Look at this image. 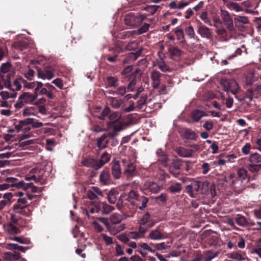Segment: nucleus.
<instances>
[{
  "instance_id": "obj_1",
  "label": "nucleus",
  "mask_w": 261,
  "mask_h": 261,
  "mask_svg": "<svg viewBox=\"0 0 261 261\" xmlns=\"http://www.w3.org/2000/svg\"><path fill=\"white\" fill-rule=\"evenodd\" d=\"M122 112L114 111L110 113L109 119L110 122L108 123L109 129L113 128V130H122L124 128L125 126L129 124L128 123H123L121 122Z\"/></svg>"
},
{
  "instance_id": "obj_2",
  "label": "nucleus",
  "mask_w": 261,
  "mask_h": 261,
  "mask_svg": "<svg viewBox=\"0 0 261 261\" xmlns=\"http://www.w3.org/2000/svg\"><path fill=\"white\" fill-rule=\"evenodd\" d=\"M28 200L26 197L18 198L16 202L13 205V210L16 213L29 216L31 212L27 205Z\"/></svg>"
},
{
  "instance_id": "obj_3",
  "label": "nucleus",
  "mask_w": 261,
  "mask_h": 261,
  "mask_svg": "<svg viewBox=\"0 0 261 261\" xmlns=\"http://www.w3.org/2000/svg\"><path fill=\"white\" fill-rule=\"evenodd\" d=\"M36 99V95L28 92H23L19 96L17 102L14 105V107L17 110H19L25 104L33 103Z\"/></svg>"
},
{
  "instance_id": "obj_4",
  "label": "nucleus",
  "mask_w": 261,
  "mask_h": 261,
  "mask_svg": "<svg viewBox=\"0 0 261 261\" xmlns=\"http://www.w3.org/2000/svg\"><path fill=\"white\" fill-rule=\"evenodd\" d=\"M220 182L222 184H228L235 190H240L242 184L241 180H239L238 177L232 173L222 177Z\"/></svg>"
},
{
  "instance_id": "obj_5",
  "label": "nucleus",
  "mask_w": 261,
  "mask_h": 261,
  "mask_svg": "<svg viewBox=\"0 0 261 261\" xmlns=\"http://www.w3.org/2000/svg\"><path fill=\"white\" fill-rule=\"evenodd\" d=\"M220 84L223 86L225 91L230 92L234 95L237 94L240 90L238 84L233 79H223L221 80Z\"/></svg>"
},
{
  "instance_id": "obj_6",
  "label": "nucleus",
  "mask_w": 261,
  "mask_h": 261,
  "mask_svg": "<svg viewBox=\"0 0 261 261\" xmlns=\"http://www.w3.org/2000/svg\"><path fill=\"white\" fill-rule=\"evenodd\" d=\"M102 224L105 226L107 231L112 235H115L119 232L123 230L125 228V225L123 223L113 224L110 223L108 219H100Z\"/></svg>"
},
{
  "instance_id": "obj_7",
  "label": "nucleus",
  "mask_w": 261,
  "mask_h": 261,
  "mask_svg": "<svg viewBox=\"0 0 261 261\" xmlns=\"http://www.w3.org/2000/svg\"><path fill=\"white\" fill-rule=\"evenodd\" d=\"M220 16L222 18V22H223L226 27V30H227L230 32H234L235 28L233 25L232 18L229 13L226 10L221 9Z\"/></svg>"
},
{
  "instance_id": "obj_8",
  "label": "nucleus",
  "mask_w": 261,
  "mask_h": 261,
  "mask_svg": "<svg viewBox=\"0 0 261 261\" xmlns=\"http://www.w3.org/2000/svg\"><path fill=\"white\" fill-rule=\"evenodd\" d=\"M201 181L199 180H193L191 184L186 187L185 191L192 198H196L199 192Z\"/></svg>"
},
{
  "instance_id": "obj_9",
  "label": "nucleus",
  "mask_w": 261,
  "mask_h": 261,
  "mask_svg": "<svg viewBox=\"0 0 261 261\" xmlns=\"http://www.w3.org/2000/svg\"><path fill=\"white\" fill-rule=\"evenodd\" d=\"M141 189L145 193H157L161 190V187L156 182L148 180L144 182Z\"/></svg>"
},
{
  "instance_id": "obj_10",
  "label": "nucleus",
  "mask_w": 261,
  "mask_h": 261,
  "mask_svg": "<svg viewBox=\"0 0 261 261\" xmlns=\"http://www.w3.org/2000/svg\"><path fill=\"white\" fill-rule=\"evenodd\" d=\"M54 70L51 66H46L43 69H37V76L42 80H50L54 77Z\"/></svg>"
},
{
  "instance_id": "obj_11",
  "label": "nucleus",
  "mask_w": 261,
  "mask_h": 261,
  "mask_svg": "<svg viewBox=\"0 0 261 261\" xmlns=\"http://www.w3.org/2000/svg\"><path fill=\"white\" fill-rule=\"evenodd\" d=\"M213 21L214 22L213 26L216 29V33L218 35L226 37L228 36L227 31L225 28L222 26V20H221L218 16H216L213 17Z\"/></svg>"
},
{
  "instance_id": "obj_12",
  "label": "nucleus",
  "mask_w": 261,
  "mask_h": 261,
  "mask_svg": "<svg viewBox=\"0 0 261 261\" xmlns=\"http://www.w3.org/2000/svg\"><path fill=\"white\" fill-rule=\"evenodd\" d=\"M125 24L132 28L137 27L139 24V21L137 14L130 13L127 14L124 18Z\"/></svg>"
},
{
  "instance_id": "obj_13",
  "label": "nucleus",
  "mask_w": 261,
  "mask_h": 261,
  "mask_svg": "<svg viewBox=\"0 0 261 261\" xmlns=\"http://www.w3.org/2000/svg\"><path fill=\"white\" fill-rule=\"evenodd\" d=\"M34 119L31 118L26 119L23 121H21L19 123V126L21 127V130H30L31 129L30 125L33 127H39L42 125V123L38 122L36 124H34Z\"/></svg>"
},
{
  "instance_id": "obj_14",
  "label": "nucleus",
  "mask_w": 261,
  "mask_h": 261,
  "mask_svg": "<svg viewBox=\"0 0 261 261\" xmlns=\"http://www.w3.org/2000/svg\"><path fill=\"white\" fill-rule=\"evenodd\" d=\"M99 182L101 185H109L112 182L110 173L108 169L103 170L99 175Z\"/></svg>"
},
{
  "instance_id": "obj_15",
  "label": "nucleus",
  "mask_w": 261,
  "mask_h": 261,
  "mask_svg": "<svg viewBox=\"0 0 261 261\" xmlns=\"http://www.w3.org/2000/svg\"><path fill=\"white\" fill-rule=\"evenodd\" d=\"M147 202L148 199L145 197L139 195L136 200L131 201V205L141 210L146 206Z\"/></svg>"
},
{
  "instance_id": "obj_16",
  "label": "nucleus",
  "mask_w": 261,
  "mask_h": 261,
  "mask_svg": "<svg viewBox=\"0 0 261 261\" xmlns=\"http://www.w3.org/2000/svg\"><path fill=\"white\" fill-rule=\"evenodd\" d=\"M161 73L155 70H153L151 72L150 79L151 80V84L154 89H158L159 87L161 80L160 76Z\"/></svg>"
},
{
  "instance_id": "obj_17",
  "label": "nucleus",
  "mask_w": 261,
  "mask_h": 261,
  "mask_svg": "<svg viewBox=\"0 0 261 261\" xmlns=\"http://www.w3.org/2000/svg\"><path fill=\"white\" fill-rule=\"evenodd\" d=\"M110 105L114 109H119L122 107L124 100L120 98L109 96L107 98Z\"/></svg>"
},
{
  "instance_id": "obj_18",
  "label": "nucleus",
  "mask_w": 261,
  "mask_h": 261,
  "mask_svg": "<svg viewBox=\"0 0 261 261\" xmlns=\"http://www.w3.org/2000/svg\"><path fill=\"white\" fill-rule=\"evenodd\" d=\"M110 51H113L114 56L107 58V60L111 63H114L117 61L118 54L122 51V48L119 45H116L115 48H111Z\"/></svg>"
},
{
  "instance_id": "obj_19",
  "label": "nucleus",
  "mask_w": 261,
  "mask_h": 261,
  "mask_svg": "<svg viewBox=\"0 0 261 261\" xmlns=\"http://www.w3.org/2000/svg\"><path fill=\"white\" fill-rule=\"evenodd\" d=\"M112 174L113 176L118 179L121 175V168L119 162L113 161L112 162Z\"/></svg>"
},
{
  "instance_id": "obj_20",
  "label": "nucleus",
  "mask_w": 261,
  "mask_h": 261,
  "mask_svg": "<svg viewBox=\"0 0 261 261\" xmlns=\"http://www.w3.org/2000/svg\"><path fill=\"white\" fill-rule=\"evenodd\" d=\"M82 164L87 167H92L96 170L99 169L98 167L97 160L89 158L84 159L82 162Z\"/></svg>"
},
{
  "instance_id": "obj_21",
  "label": "nucleus",
  "mask_w": 261,
  "mask_h": 261,
  "mask_svg": "<svg viewBox=\"0 0 261 261\" xmlns=\"http://www.w3.org/2000/svg\"><path fill=\"white\" fill-rule=\"evenodd\" d=\"M20 79L14 81L12 84L5 83V86L13 91H19L21 88Z\"/></svg>"
},
{
  "instance_id": "obj_22",
  "label": "nucleus",
  "mask_w": 261,
  "mask_h": 261,
  "mask_svg": "<svg viewBox=\"0 0 261 261\" xmlns=\"http://www.w3.org/2000/svg\"><path fill=\"white\" fill-rule=\"evenodd\" d=\"M38 173L39 171L38 169H33L30 171V175H28L25 176V179L27 181L34 180L35 182H37L41 178V177L38 174Z\"/></svg>"
},
{
  "instance_id": "obj_23",
  "label": "nucleus",
  "mask_w": 261,
  "mask_h": 261,
  "mask_svg": "<svg viewBox=\"0 0 261 261\" xmlns=\"http://www.w3.org/2000/svg\"><path fill=\"white\" fill-rule=\"evenodd\" d=\"M197 33L203 38H209L211 36L210 29L204 25H200L198 27Z\"/></svg>"
},
{
  "instance_id": "obj_24",
  "label": "nucleus",
  "mask_w": 261,
  "mask_h": 261,
  "mask_svg": "<svg viewBox=\"0 0 261 261\" xmlns=\"http://www.w3.org/2000/svg\"><path fill=\"white\" fill-rule=\"evenodd\" d=\"M148 238L153 240H160L164 238V235L159 229H155L150 232Z\"/></svg>"
},
{
  "instance_id": "obj_25",
  "label": "nucleus",
  "mask_w": 261,
  "mask_h": 261,
  "mask_svg": "<svg viewBox=\"0 0 261 261\" xmlns=\"http://www.w3.org/2000/svg\"><path fill=\"white\" fill-rule=\"evenodd\" d=\"M176 152L181 157L189 158L192 156L193 151L191 149H186L184 147H179L176 149Z\"/></svg>"
},
{
  "instance_id": "obj_26",
  "label": "nucleus",
  "mask_w": 261,
  "mask_h": 261,
  "mask_svg": "<svg viewBox=\"0 0 261 261\" xmlns=\"http://www.w3.org/2000/svg\"><path fill=\"white\" fill-rule=\"evenodd\" d=\"M202 261H211L217 256V253L209 250L204 251L202 254H200Z\"/></svg>"
},
{
  "instance_id": "obj_27",
  "label": "nucleus",
  "mask_w": 261,
  "mask_h": 261,
  "mask_svg": "<svg viewBox=\"0 0 261 261\" xmlns=\"http://www.w3.org/2000/svg\"><path fill=\"white\" fill-rule=\"evenodd\" d=\"M3 257L7 260H16L19 258L20 254L17 252H7L4 253Z\"/></svg>"
},
{
  "instance_id": "obj_28",
  "label": "nucleus",
  "mask_w": 261,
  "mask_h": 261,
  "mask_svg": "<svg viewBox=\"0 0 261 261\" xmlns=\"http://www.w3.org/2000/svg\"><path fill=\"white\" fill-rule=\"evenodd\" d=\"M207 116V114L204 111L199 110H195L191 113L192 118L196 122H198L202 117Z\"/></svg>"
},
{
  "instance_id": "obj_29",
  "label": "nucleus",
  "mask_w": 261,
  "mask_h": 261,
  "mask_svg": "<svg viewBox=\"0 0 261 261\" xmlns=\"http://www.w3.org/2000/svg\"><path fill=\"white\" fill-rule=\"evenodd\" d=\"M234 22L236 27H238L240 31H242L240 27V24H247L249 22V20L246 16H238L234 18Z\"/></svg>"
},
{
  "instance_id": "obj_30",
  "label": "nucleus",
  "mask_w": 261,
  "mask_h": 261,
  "mask_svg": "<svg viewBox=\"0 0 261 261\" xmlns=\"http://www.w3.org/2000/svg\"><path fill=\"white\" fill-rule=\"evenodd\" d=\"M210 184L207 181H204L201 182L199 193L203 196L207 195L209 194Z\"/></svg>"
},
{
  "instance_id": "obj_31",
  "label": "nucleus",
  "mask_w": 261,
  "mask_h": 261,
  "mask_svg": "<svg viewBox=\"0 0 261 261\" xmlns=\"http://www.w3.org/2000/svg\"><path fill=\"white\" fill-rule=\"evenodd\" d=\"M106 84L108 87H116L119 84V80L115 76H108L106 79Z\"/></svg>"
},
{
  "instance_id": "obj_32",
  "label": "nucleus",
  "mask_w": 261,
  "mask_h": 261,
  "mask_svg": "<svg viewBox=\"0 0 261 261\" xmlns=\"http://www.w3.org/2000/svg\"><path fill=\"white\" fill-rule=\"evenodd\" d=\"M124 170V173L128 176H133L136 172V167L133 163H129L127 164Z\"/></svg>"
},
{
  "instance_id": "obj_33",
  "label": "nucleus",
  "mask_w": 261,
  "mask_h": 261,
  "mask_svg": "<svg viewBox=\"0 0 261 261\" xmlns=\"http://www.w3.org/2000/svg\"><path fill=\"white\" fill-rule=\"evenodd\" d=\"M110 160V155L107 152L103 153L99 161L97 160L98 167L100 169L104 164L109 162Z\"/></svg>"
},
{
  "instance_id": "obj_34",
  "label": "nucleus",
  "mask_w": 261,
  "mask_h": 261,
  "mask_svg": "<svg viewBox=\"0 0 261 261\" xmlns=\"http://www.w3.org/2000/svg\"><path fill=\"white\" fill-rule=\"evenodd\" d=\"M100 219H106V218L99 217L95 219L92 222L94 230L97 232H101L103 230V227L101 225L102 221Z\"/></svg>"
},
{
  "instance_id": "obj_35",
  "label": "nucleus",
  "mask_w": 261,
  "mask_h": 261,
  "mask_svg": "<svg viewBox=\"0 0 261 261\" xmlns=\"http://www.w3.org/2000/svg\"><path fill=\"white\" fill-rule=\"evenodd\" d=\"M5 230L10 234H15L19 232L17 227L11 223L5 226Z\"/></svg>"
},
{
  "instance_id": "obj_36",
  "label": "nucleus",
  "mask_w": 261,
  "mask_h": 261,
  "mask_svg": "<svg viewBox=\"0 0 261 261\" xmlns=\"http://www.w3.org/2000/svg\"><path fill=\"white\" fill-rule=\"evenodd\" d=\"M38 111V109L34 107H27L23 111V115L28 116L35 115Z\"/></svg>"
},
{
  "instance_id": "obj_37",
  "label": "nucleus",
  "mask_w": 261,
  "mask_h": 261,
  "mask_svg": "<svg viewBox=\"0 0 261 261\" xmlns=\"http://www.w3.org/2000/svg\"><path fill=\"white\" fill-rule=\"evenodd\" d=\"M174 33L176 35L177 39L179 41V42L181 43H185V40L183 30L181 29L177 28L175 29Z\"/></svg>"
},
{
  "instance_id": "obj_38",
  "label": "nucleus",
  "mask_w": 261,
  "mask_h": 261,
  "mask_svg": "<svg viewBox=\"0 0 261 261\" xmlns=\"http://www.w3.org/2000/svg\"><path fill=\"white\" fill-rule=\"evenodd\" d=\"M237 223L241 226L244 227L249 224V221L246 218L240 215H238L236 218Z\"/></svg>"
},
{
  "instance_id": "obj_39",
  "label": "nucleus",
  "mask_w": 261,
  "mask_h": 261,
  "mask_svg": "<svg viewBox=\"0 0 261 261\" xmlns=\"http://www.w3.org/2000/svg\"><path fill=\"white\" fill-rule=\"evenodd\" d=\"M100 237L102 239L107 246H110L114 243V242L116 241V240L113 238L109 236L105 233H101L100 235Z\"/></svg>"
},
{
  "instance_id": "obj_40",
  "label": "nucleus",
  "mask_w": 261,
  "mask_h": 261,
  "mask_svg": "<svg viewBox=\"0 0 261 261\" xmlns=\"http://www.w3.org/2000/svg\"><path fill=\"white\" fill-rule=\"evenodd\" d=\"M227 8L230 11H234L236 12H241L243 10L239 4L232 1L229 3V4L227 5Z\"/></svg>"
},
{
  "instance_id": "obj_41",
  "label": "nucleus",
  "mask_w": 261,
  "mask_h": 261,
  "mask_svg": "<svg viewBox=\"0 0 261 261\" xmlns=\"http://www.w3.org/2000/svg\"><path fill=\"white\" fill-rule=\"evenodd\" d=\"M183 133L184 134L181 135L185 142L189 140H194L197 137L195 132H183Z\"/></svg>"
},
{
  "instance_id": "obj_42",
  "label": "nucleus",
  "mask_w": 261,
  "mask_h": 261,
  "mask_svg": "<svg viewBox=\"0 0 261 261\" xmlns=\"http://www.w3.org/2000/svg\"><path fill=\"white\" fill-rule=\"evenodd\" d=\"M169 51L173 58L179 57L181 54L180 49H179L177 47L173 46H170L169 48Z\"/></svg>"
},
{
  "instance_id": "obj_43",
  "label": "nucleus",
  "mask_w": 261,
  "mask_h": 261,
  "mask_svg": "<svg viewBox=\"0 0 261 261\" xmlns=\"http://www.w3.org/2000/svg\"><path fill=\"white\" fill-rule=\"evenodd\" d=\"M249 163L260 164L261 163V155L254 153L251 154L249 156Z\"/></svg>"
},
{
  "instance_id": "obj_44",
  "label": "nucleus",
  "mask_w": 261,
  "mask_h": 261,
  "mask_svg": "<svg viewBox=\"0 0 261 261\" xmlns=\"http://www.w3.org/2000/svg\"><path fill=\"white\" fill-rule=\"evenodd\" d=\"M200 18L205 23L210 26L213 25L211 20L208 16V14L206 11H203L201 12L200 15Z\"/></svg>"
},
{
  "instance_id": "obj_45",
  "label": "nucleus",
  "mask_w": 261,
  "mask_h": 261,
  "mask_svg": "<svg viewBox=\"0 0 261 261\" xmlns=\"http://www.w3.org/2000/svg\"><path fill=\"white\" fill-rule=\"evenodd\" d=\"M182 188V185L180 183H174L172 184L169 187V191L171 193H178L179 192Z\"/></svg>"
},
{
  "instance_id": "obj_46",
  "label": "nucleus",
  "mask_w": 261,
  "mask_h": 261,
  "mask_svg": "<svg viewBox=\"0 0 261 261\" xmlns=\"http://www.w3.org/2000/svg\"><path fill=\"white\" fill-rule=\"evenodd\" d=\"M247 168L251 172H257L261 170V164L249 163L247 165Z\"/></svg>"
},
{
  "instance_id": "obj_47",
  "label": "nucleus",
  "mask_w": 261,
  "mask_h": 261,
  "mask_svg": "<svg viewBox=\"0 0 261 261\" xmlns=\"http://www.w3.org/2000/svg\"><path fill=\"white\" fill-rule=\"evenodd\" d=\"M110 220L111 222L110 223L119 225V224L122 221V217L121 215H120L119 214H113L110 218Z\"/></svg>"
},
{
  "instance_id": "obj_48",
  "label": "nucleus",
  "mask_w": 261,
  "mask_h": 261,
  "mask_svg": "<svg viewBox=\"0 0 261 261\" xmlns=\"http://www.w3.org/2000/svg\"><path fill=\"white\" fill-rule=\"evenodd\" d=\"M157 65L160 69L163 72H167L170 70V67L166 64L162 59L157 62Z\"/></svg>"
},
{
  "instance_id": "obj_49",
  "label": "nucleus",
  "mask_w": 261,
  "mask_h": 261,
  "mask_svg": "<svg viewBox=\"0 0 261 261\" xmlns=\"http://www.w3.org/2000/svg\"><path fill=\"white\" fill-rule=\"evenodd\" d=\"M147 96L146 94H142L137 102L136 107L138 109H142L143 106L146 103Z\"/></svg>"
},
{
  "instance_id": "obj_50",
  "label": "nucleus",
  "mask_w": 261,
  "mask_h": 261,
  "mask_svg": "<svg viewBox=\"0 0 261 261\" xmlns=\"http://www.w3.org/2000/svg\"><path fill=\"white\" fill-rule=\"evenodd\" d=\"M247 175V172L245 169L243 168H240L238 169V178L239 180H241L242 183L243 182V181L246 178Z\"/></svg>"
},
{
  "instance_id": "obj_51",
  "label": "nucleus",
  "mask_w": 261,
  "mask_h": 261,
  "mask_svg": "<svg viewBox=\"0 0 261 261\" xmlns=\"http://www.w3.org/2000/svg\"><path fill=\"white\" fill-rule=\"evenodd\" d=\"M148 251L150 252H154V250L146 243H141L138 244V250Z\"/></svg>"
},
{
  "instance_id": "obj_52",
  "label": "nucleus",
  "mask_w": 261,
  "mask_h": 261,
  "mask_svg": "<svg viewBox=\"0 0 261 261\" xmlns=\"http://www.w3.org/2000/svg\"><path fill=\"white\" fill-rule=\"evenodd\" d=\"M111 110L108 106H106L101 112V113L98 118L100 120L105 119V118L110 115Z\"/></svg>"
},
{
  "instance_id": "obj_53",
  "label": "nucleus",
  "mask_w": 261,
  "mask_h": 261,
  "mask_svg": "<svg viewBox=\"0 0 261 261\" xmlns=\"http://www.w3.org/2000/svg\"><path fill=\"white\" fill-rule=\"evenodd\" d=\"M160 8V6L156 5L147 6L144 8V10L148 12L151 15L154 14Z\"/></svg>"
},
{
  "instance_id": "obj_54",
  "label": "nucleus",
  "mask_w": 261,
  "mask_h": 261,
  "mask_svg": "<svg viewBox=\"0 0 261 261\" xmlns=\"http://www.w3.org/2000/svg\"><path fill=\"white\" fill-rule=\"evenodd\" d=\"M102 207L103 209L102 213L103 214H108L114 210V208L113 206H110V205H108V204H107L106 203H102Z\"/></svg>"
},
{
  "instance_id": "obj_55",
  "label": "nucleus",
  "mask_w": 261,
  "mask_h": 261,
  "mask_svg": "<svg viewBox=\"0 0 261 261\" xmlns=\"http://www.w3.org/2000/svg\"><path fill=\"white\" fill-rule=\"evenodd\" d=\"M157 176L161 181H164L169 177V175L164 170L159 169L157 173Z\"/></svg>"
},
{
  "instance_id": "obj_56",
  "label": "nucleus",
  "mask_w": 261,
  "mask_h": 261,
  "mask_svg": "<svg viewBox=\"0 0 261 261\" xmlns=\"http://www.w3.org/2000/svg\"><path fill=\"white\" fill-rule=\"evenodd\" d=\"M108 199L109 203L111 204H114L116 202L117 197L115 192L111 190L109 192L108 194Z\"/></svg>"
},
{
  "instance_id": "obj_57",
  "label": "nucleus",
  "mask_w": 261,
  "mask_h": 261,
  "mask_svg": "<svg viewBox=\"0 0 261 261\" xmlns=\"http://www.w3.org/2000/svg\"><path fill=\"white\" fill-rule=\"evenodd\" d=\"M139 195L134 191H130L128 194L127 200L131 204V201L136 200L138 197Z\"/></svg>"
},
{
  "instance_id": "obj_58",
  "label": "nucleus",
  "mask_w": 261,
  "mask_h": 261,
  "mask_svg": "<svg viewBox=\"0 0 261 261\" xmlns=\"http://www.w3.org/2000/svg\"><path fill=\"white\" fill-rule=\"evenodd\" d=\"M133 70V66L128 65L121 72V74L125 77L130 76V73Z\"/></svg>"
},
{
  "instance_id": "obj_59",
  "label": "nucleus",
  "mask_w": 261,
  "mask_h": 261,
  "mask_svg": "<svg viewBox=\"0 0 261 261\" xmlns=\"http://www.w3.org/2000/svg\"><path fill=\"white\" fill-rule=\"evenodd\" d=\"M11 64L10 62H6L5 63L2 64L1 67V70L3 73L8 72L11 68Z\"/></svg>"
},
{
  "instance_id": "obj_60",
  "label": "nucleus",
  "mask_w": 261,
  "mask_h": 261,
  "mask_svg": "<svg viewBox=\"0 0 261 261\" xmlns=\"http://www.w3.org/2000/svg\"><path fill=\"white\" fill-rule=\"evenodd\" d=\"M185 32L186 34L190 38H193L195 36V32L193 28L190 25L185 28Z\"/></svg>"
},
{
  "instance_id": "obj_61",
  "label": "nucleus",
  "mask_w": 261,
  "mask_h": 261,
  "mask_svg": "<svg viewBox=\"0 0 261 261\" xmlns=\"http://www.w3.org/2000/svg\"><path fill=\"white\" fill-rule=\"evenodd\" d=\"M0 95H1L2 98L3 99H7L8 98L11 97L14 98L16 96V93H13L10 94L9 92L7 91H2L0 92Z\"/></svg>"
},
{
  "instance_id": "obj_62",
  "label": "nucleus",
  "mask_w": 261,
  "mask_h": 261,
  "mask_svg": "<svg viewBox=\"0 0 261 261\" xmlns=\"http://www.w3.org/2000/svg\"><path fill=\"white\" fill-rule=\"evenodd\" d=\"M159 161L161 163V164L164 166H167L168 165V158L166 154H162L160 156V158L158 159Z\"/></svg>"
},
{
  "instance_id": "obj_63",
  "label": "nucleus",
  "mask_w": 261,
  "mask_h": 261,
  "mask_svg": "<svg viewBox=\"0 0 261 261\" xmlns=\"http://www.w3.org/2000/svg\"><path fill=\"white\" fill-rule=\"evenodd\" d=\"M149 27L150 24L145 23L141 28L138 30V34L141 35L147 32L149 30Z\"/></svg>"
},
{
  "instance_id": "obj_64",
  "label": "nucleus",
  "mask_w": 261,
  "mask_h": 261,
  "mask_svg": "<svg viewBox=\"0 0 261 261\" xmlns=\"http://www.w3.org/2000/svg\"><path fill=\"white\" fill-rule=\"evenodd\" d=\"M229 258L238 261H242L245 259V258L241 254L238 253H231L229 255Z\"/></svg>"
}]
</instances>
